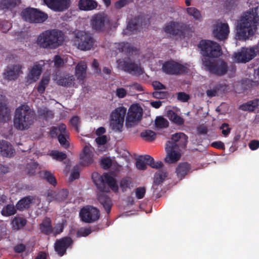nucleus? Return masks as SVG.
Returning a JSON list of instances; mask_svg holds the SVG:
<instances>
[{"mask_svg":"<svg viewBox=\"0 0 259 259\" xmlns=\"http://www.w3.org/2000/svg\"><path fill=\"white\" fill-rule=\"evenodd\" d=\"M37 10L32 8H28L24 10L21 13L22 18L27 21L33 22L35 15Z\"/></svg>","mask_w":259,"mask_h":259,"instance_id":"29","label":"nucleus"},{"mask_svg":"<svg viewBox=\"0 0 259 259\" xmlns=\"http://www.w3.org/2000/svg\"><path fill=\"white\" fill-rule=\"evenodd\" d=\"M180 24L177 22H170L168 23L164 27V31L170 34H176L178 33L180 28Z\"/></svg>","mask_w":259,"mask_h":259,"instance_id":"32","label":"nucleus"},{"mask_svg":"<svg viewBox=\"0 0 259 259\" xmlns=\"http://www.w3.org/2000/svg\"><path fill=\"white\" fill-rule=\"evenodd\" d=\"M188 14L193 17L195 20L200 21L202 20V17L200 12L193 7L188 8L187 10Z\"/></svg>","mask_w":259,"mask_h":259,"instance_id":"39","label":"nucleus"},{"mask_svg":"<svg viewBox=\"0 0 259 259\" xmlns=\"http://www.w3.org/2000/svg\"><path fill=\"white\" fill-rule=\"evenodd\" d=\"M219 89L217 87L215 88L208 90L206 91V94L208 97H213L217 95L219 93Z\"/></svg>","mask_w":259,"mask_h":259,"instance_id":"62","label":"nucleus"},{"mask_svg":"<svg viewBox=\"0 0 259 259\" xmlns=\"http://www.w3.org/2000/svg\"><path fill=\"white\" fill-rule=\"evenodd\" d=\"M15 150L8 141H0V154L5 157H11L14 155Z\"/></svg>","mask_w":259,"mask_h":259,"instance_id":"23","label":"nucleus"},{"mask_svg":"<svg viewBox=\"0 0 259 259\" xmlns=\"http://www.w3.org/2000/svg\"><path fill=\"white\" fill-rule=\"evenodd\" d=\"M150 159V155L140 156L137 158L136 167L138 169L144 170L148 164V160Z\"/></svg>","mask_w":259,"mask_h":259,"instance_id":"30","label":"nucleus"},{"mask_svg":"<svg viewBox=\"0 0 259 259\" xmlns=\"http://www.w3.org/2000/svg\"><path fill=\"white\" fill-rule=\"evenodd\" d=\"M73 0H43L44 3L51 9L56 12H62L69 8Z\"/></svg>","mask_w":259,"mask_h":259,"instance_id":"14","label":"nucleus"},{"mask_svg":"<svg viewBox=\"0 0 259 259\" xmlns=\"http://www.w3.org/2000/svg\"><path fill=\"white\" fill-rule=\"evenodd\" d=\"M220 128L222 130V134L225 136H228L231 131V128L227 123H223L220 127Z\"/></svg>","mask_w":259,"mask_h":259,"instance_id":"60","label":"nucleus"},{"mask_svg":"<svg viewBox=\"0 0 259 259\" xmlns=\"http://www.w3.org/2000/svg\"><path fill=\"white\" fill-rule=\"evenodd\" d=\"M202 64L206 70L218 76L225 75L228 70L227 63L222 60L211 61L209 59L204 57L202 59Z\"/></svg>","mask_w":259,"mask_h":259,"instance_id":"4","label":"nucleus"},{"mask_svg":"<svg viewBox=\"0 0 259 259\" xmlns=\"http://www.w3.org/2000/svg\"><path fill=\"white\" fill-rule=\"evenodd\" d=\"M190 67V65L188 64H183L174 61H170L163 64L162 70L166 73L176 74L187 72Z\"/></svg>","mask_w":259,"mask_h":259,"instance_id":"11","label":"nucleus"},{"mask_svg":"<svg viewBox=\"0 0 259 259\" xmlns=\"http://www.w3.org/2000/svg\"><path fill=\"white\" fill-rule=\"evenodd\" d=\"M258 104L259 100H255L252 101L248 102L246 104L242 105L241 106V108L242 110H244L252 111L258 105Z\"/></svg>","mask_w":259,"mask_h":259,"instance_id":"40","label":"nucleus"},{"mask_svg":"<svg viewBox=\"0 0 259 259\" xmlns=\"http://www.w3.org/2000/svg\"><path fill=\"white\" fill-rule=\"evenodd\" d=\"M93 179L95 184L102 192L107 191L105 184H107L115 192L118 190V186L111 174L106 173L99 176L97 173H95L93 175Z\"/></svg>","mask_w":259,"mask_h":259,"instance_id":"6","label":"nucleus"},{"mask_svg":"<svg viewBox=\"0 0 259 259\" xmlns=\"http://www.w3.org/2000/svg\"><path fill=\"white\" fill-rule=\"evenodd\" d=\"M34 121V115L29 107L23 105L17 108L14 118V126L20 130L29 128Z\"/></svg>","mask_w":259,"mask_h":259,"instance_id":"3","label":"nucleus"},{"mask_svg":"<svg viewBox=\"0 0 259 259\" xmlns=\"http://www.w3.org/2000/svg\"><path fill=\"white\" fill-rule=\"evenodd\" d=\"M143 115L142 107L137 104L132 105L127 111L125 125L127 127L136 125L141 120Z\"/></svg>","mask_w":259,"mask_h":259,"instance_id":"10","label":"nucleus"},{"mask_svg":"<svg viewBox=\"0 0 259 259\" xmlns=\"http://www.w3.org/2000/svg\"><path fill=\"white\" fill-rule=\"evenodd\" d=\"M108 22L107 16L104 14H98L92 17L91 25L96 30L102 29Z\"/></svg>","mask_w":259,"mask_h":259,"instance_id":"18","label":"nucleus"},{"mask_svg":"<svg viewBox=\"0 0 259 259\" xmlns=\"http://www.w3.org/2000/svg\"><path fill=\"white\" fill-rule=\"evenodd\" d=\"M167 116L170 120L178 125H181L184 123L183 119L172 110L167 111Z\"/></svg>","mask_w":259,"mask_h":259,"instance_id":"34","label":"nucleus"},{"mask_svg":"<svg viewBox=\"0 0 259 259\" xmlns=\"http://www.w3.org/2000/svg\"><path fill=\"white\" fill-rule=\"evenodd\" d=\"M150 159L148 160V165L154 168H159L162 166V163L160 161H155L154 159L150 156Z\"/></svg>","mask_w":259,"mask_h":259,"instance_id":"52","label":"nucleus"},{"mask_svg":"<svg viewBox=\"0 0 259 259\" xmlns=\"http://www.w3.org/2000/svg\"><path fill=\"white\" fill-rule=\"evenodd\" d=\"M68 195V192L67 190H62L58 193L56 199L58 201H63L66 199Z\"/></svg>","mask_w":259,"mask_h":259,"instance_id":"51","label":"nucleus"},{"mask_svg":"<svg viewBox=\"0 0 259 259\" xmlns=\"http://www.w3.org/2000/svg\"><path fill=\"white\" fill-rule=\"evenodd\" d=\"M126 113V109L124 107H118L113 110L110 115V128L115 132H121Z\"/></svg>","mask_w":259,"mask_h":259,"instance_id":"5","label":"nucleus"},{"mask_svg":"<svg viewBox=\"0 0 259 259\" xmlns=\"http://www.w3.org/2000/svg\"><path fill=\"white\" fill-rule=\"evenodd\" d=\"M22 65L20 64L11 66L4 73V77L8 80L17 78L18 75L22 72Z\"/></svg>","mask_w":259,"mask_h":259,"instance_id":"22","label":"nucleus"},{"mask_svg":"<svg viewBox=\"0 0 259 259\" xmlns=\"http://www.w3.org/2000/svg\"><path fill=\"white\" fill-rule=\"evenodd\" d=\"M87 65L84 62H80L75 69V75L78 80L79 83L85 78Z\"/></svg>","mask_w":259,"mask_h":259,"instance_id":"24","label":"nucleus"},{"mask_svg":"<svg viewBox=\"0 0 259 259\" xmlns=\"http://www.w3.org/2000/svg\"><path fill=\"white\" fill-rule=\"evenodd\" d=\"M229 33L228 24L218 22L213 26V34L214 37L219 40L226 39Z\"/></svg>","mask_w":259,"mask_h":259,"instance_id":"16","label":"nucleus"},{"mask_svg":"<svg viewBox=\"0 0 259 259\" xmlns=\"http://www.w3.org/2000/svg\"><path fill=\"white\" fill-rule=\"evenodd\" d=\"M66 126L64 124H60L58 127H54L51 131V135L54 136L59 135H67Z\"/></svg>","mask_w":259,"mask_h":259,"instance_id":"36","label":"nucleus"},{"mask_svg":"<svg viewBox=\"0 0 259 259\" xmlns=\"http://www.w3.org/2000/svg\"><path fill=\"white\" fill-rule=\"evenodd\" d=\"M146 190L144 187H139L136 189L135 194L138 199H142L144 197Z\"/></svg>","mask_w":259,"mask_h":259,"instance_id":"55","label":"nucleus"},{"mask_svg":"<svg viewBox=\"0 0 259 259\" xmlns=\"http://www.w3.org/2000/svg\"><path fill=\"white\" fill-rule=\"evenodd\" d=\"M25 245L22 243H20L14 247V250L16 253H22L25 251Z\"/></svg>","mask_w":259,"mask_h":259,"instance_id":"63","label":"nucleus"},{"mask_svg":"<svg viewBox=\"0 0 259 259\" xmlns=\"http://www.w3.org/2000/svg\"><path fill=\"white\" fill-rule=\"evenodd\" d=\"M100 211H79L81 220L86 223H91L97 221L100 217Z\"/></svg>","mask_w":259,"mask_h":259,"instance_id":"21","label":"nucleus"},{"mask_svg":"<svg viewBox=\"0 0 259 259\" xmlns=\"http://www.w3.org/2000/svg\"><path fill=\"white\" fill-rule=\"evenodd\" d=\"M64 228V226L63 224H57L53 228V232L52 234H53L54 236H56L63 232Z\"/></svg>","mask_w":259,"mask_h":259,"instance_id":"54","label":"nucleus"},{"mask_svg":"<svg viewBox=\"0 0 259 259\" xmlns=\"http://www.w3.org/2000/svg\"><path fill=\"white\" fill-rule=\"evenodd\" d=\"M20 0H5L4 5L8 8H12L18 4Z\"/></svg>","mask_w":259,"mask_h":259,"instance_id":"58","label":"nucleus"},{"mask_svg":"<svg viewBox=\"0 0 259 259\" xmlns=\"http://www.w3.org/2000/svg\"><path fill=\"white\" fill-rule=\"evenodd\" d=\"M80 162L82 164L87 165L94 161V149L89 144L84 146L83 152L80 154Z\"/></svg>","mask_w":259,"mask_h":259,"instance_id":"17","label":"nucleus"},{"mask_svg":"<svg viewBox=\"0 0 259 259\" xmlns=\"http://www.w3.org/2000/svg\"><path fill=\"white\" fill-rule=\"evenodd\" d=\"M120 187L123 191H126L127 189L133 187L131 179L129 178H123L120 182Z\"/></svg>","mask_w":259,"mask_h":259,"instance_id":"48","label":"nucleus"},{"mask_svg":"<svg viewBox=\"0 0 259 259\" xmlns=\"http://www.w3.org/2000/svg\"><path fill=\"white\" fill-rule=\"evenodd\" d=\"M50 78L49 76H44L39 82L37 87V91L40 93H43L49 83Z\"/></svg>","mask_w":259,"mask_h":259,"instance_id":"43","label":"nucleus"},{"mask_svg":"<svg viewBox=\"0 0 259 259\" xmlns=\"http://www.w3.org/2000/svg\"><path fill=\"white\" fill-rule=\"evenodd\" d=\"M73 42L78 49L88 51L93 48L95 42L90 33L84 31H79L75 34Z\"/></svg>","mask_w":259,"mask_h":259,"instance_id":"7","label":"nucleus"},{"mask_svg":"<svg viewBox=\"0 0 259 259\" xmlns=\"http://www.w3.org/2000/svg\"><path fill=\"white\" fill-rule=\"evenodd\" d=\"M10 118V111L5 104H0V120L6 121Z\"/></svg>","mask_w":259,"mask_h":259,"instance_id":"37","label":"nucleus"},{"mask_svg":"<svg viewBox=\"0 0 259 259\" xmlns=\"http://www.w3.org/2000/svg\"><path fill=\"white\" fill-rule=\"evenodd\" d=\"M32 198L30 196L24 197L19 200L16 204V207L19 210L28 209L32 202Z\"/></svg>","mask_w":259,"mask_h":259,"instance_id":"31","label":"nucleus"},{"mask_svg":"<svg viewBox=\"0 0 259 259\" xmlns=\"http://www.w3.org/2000/svg\"><path fill=\"white\" fill-rule=\"evenodd\" d=\"M174 143L175 147L184 148L188 142V137L183 133H178L171 136V140Z\"/></svg>","mask_w":259,"mask_h":259,"instance_id":"20","label":"nucleus"},{"mask_svg":"<svg viewBox=\"0 0 259 259\" xmlns=\"http://www.w3.org/2000/svg\"><path fill=\"white\" fill-rule=\"evenodd\" d=\"M101 164L105 169L111 167L113 169H117L118 166H121L117 162L113 161L109 158H103L101 161Z\"/></svg>","mask_w":259,"mask_h":259,"instance_id":"33","label":"nucleus"},{"mask_svg":"<svg viewBox=\"0 0 259 259\" xmlns=\"http://www.w3.org/2000/svg\"><path fill=\"white\" fill-rule=\"evenodd\" d=\"M42 72V67L39 64L34 65L29 69V72L26 77V81L28 83H31L37 81Z\"/></svg>","mask_w":259,"mask_h":259,"instance_id":"19","label":"nucleus"},{"mask_svg":"<svg viewBox=\"0 0 259 259\" xmlns=\"http://www.w3.org/2000/svg\"><path fill=\"white\" fill-rule=\"evenodd\" d=\"M73 243L72 239L69 237H65L57 240L55 243L54 248L58 254L62 256L66 252L67 249Z\"/></svg>","mask_w":259,"mask_h":259,"instance_id":"15","label":"nucleus"},{"mask_svg":"<svg viewBox=\"0 0 259 259\" xmlns=\"http://www.w3.org/2000/svg\"><path fill=\"white\" fill-rule=\"evenodd\" d=\"M107 141V137L105 135L98 137L96 139V142L97 145H105V143Z\"/></svg>","mask_w":259,"mask_h":259,"instance_id":"59","label":"nucleus"},{"mask_svg":"<svg viewBox=\"0 0 259 259\" xmlns=\"http://www.w3.org/2000/svg\"><path fill=\"white\" fill-rule=\"evenodd\" d=\"M98 199L100 203L103 205L104 208L107 210H110L111 208L112 203L109 198L103 197L101 196L98 197Z\"/></svg>","mask_w":259,"mask_h":259,"instance_id":"46","label":"nucleus"},{"mask_svg":"<svg viewBox=\"0 0 259 259\" xmlns=\"http://www.w3.org/2000/svg\"><path fill=\"white\" fill-rule=\"evenodd\" d=\"M40 232L47 235L53 232V228L52 226L51 221L49 218H46L39 225Z\"/></svg>","mask_w":259,"mask_h":259,"instance_id":"27","label":"nucleus"},{"mask_svg":"<svg viewBox=\"0 0 259 259\" xmlns=\"http://www.w3.org/2000/svg\"><path fill=\"white\" fill-rule=\"evenodd\" d=\"M120 47L119 48V49H120L121 51L130 53L131 52L134 51L133 47L131 46V45L127 42H122L120 45Z\"/></svg>","mask_w":259,"mask_h":259,"instance_id":"53","label":"nucleus"},{"mask_svg":"<svg viewBox=\"0 0 259 259\" xmlns=\"http://www.w3.org/2000/svg\"><path fill=\"white\" fill-rule=\"evenodd\" d=\"M74 81L75 79L73 75H66L58 79L57 83L60 85L67 87H76Z\"/></svg>","mask_w":259,"mask_h":259,"instance_id":"28","label":"nucleus"},{"mask_svg":"<svg viewBox=\"0 0 259 259\" xmlns=\"http://www.w3.org/2000/svg\"><path fill=\"white\" fill-rule=\"evenodd\" d=\"M68 134L67 135H59L58 136V140L60 144L63 147L67 148L69 146L68 143Z\"/></svg>","mask_w":259,"mask_h":259,"instance_id":"50","label":"nucleus"},{"mask_svg":"<svg viewBox=\"0 0 259 259\" xmlns=\"http://www.w3.org/2000/svg\"><path fill=\"white\" fill-rule=\"evenodd\" d=\"M259 24L257 8H254L245 13L241 17L237 27V35L239 39H246L256 32Z\"/></svg>","mask_w":259,"mask_h":259,"instance_id":"1","label":"nucleus"},{"mask_svg":"<svg viewBox=\"0 0 259 259\" xmlns=\"http://www.w3.org/2000/svg\"><path fill=\"white\" fill-rule=\"evenodd\" d=\"M167 94L164 91H155L153 93V96L155 98L163 99L167 97Z\"/></svg>","mask_w":259,"mask_h":259,"instance_id":"57","label":"nucleus"},{"mask_svg":"<svg viewBox=\"0 0 259 259\" xmlns=\"http://www.w3.org/2000/svg\"><path fill=\"white\" fill-rule=\"evenodd\" d=\"M99 228H98L96 230L98 231ZM96 230H92V228L89 227H81L78 229L76 232V237H87L93 231H95Z\"/></svg>","mask_w":259,"mask_h":259,"instance_id":"38","label":"nucleus"},{"mask_svg":"<svg viewBox=\"0 0 259 259\" xmlns=\"http://www.w3.org/2000/svg\"><path fill=\"white\" fill-rule=\"evenodd\" d=\"M141 137L146 141H151L155 139L156 134L151 130H145L141 134Z\"/></svg>","mask_w":259,"mask_h":259,"instance_id":"41","label":"nucleus"},{"mask_svg":"<svg viewBox=\"0 0 259 259\" xmlns=\"http://www.w3.org/2000/svg\"><path fill=\"white\" fill-rule=\"evenodd\" d=\"M127 94V91L123 88H119L116 89V95L119 98H124Z\"/></svg>","mask_w":259,"mask_h":259,"instance_id":"56","label":"nucleus"},{"mask_svg":"<svg viewBox=\"0 0 259 259\" xmlns=\"http://www.w3.org/2000/svg\"><path fill=\"white\" fill-rule=\"evenodd\" d=\"M40 176L43 179L47 180L50 184L55 185L56 184V181L53 175L47 171H43L40 173Z\"/></svg>","mask_w":259,"mask_h":259,"instance_id":"44","label":"nucleus"},{"mask_svg":"<svg viewBox=\"0 0 259 259\" xmlns=\"http://www.w3.org/2000/svg\"><path fill=\"white\" fill-rule=\"evenodd\" d=\"M167 177V173L164 170H158L155 175L154 186L160 184Z\"/></svg>","mask_w":259,"mask_h":259,"instance_id":"35","label":"nucleus"},{"mask_svg":"<svg viewBox=\"0 0 259 259\" xmlns=\"http://www.w3.org/2000/svg\"><path fill=\"white\" fill-rule=\"evenodd\" d=\"M155 125L158 128H164L168 126V122L162 117H157L155 119Z\"/></svg>","mask_w":259,"mask_h":259,"instance_id":"47","label":"nucleus"},{"mask_svg":"<svg viewBox=\"0 0 259 259\" xmlns=\"http://www.w3.org/2000/svg\"><path fill=\"white\" fill-rule=\"evenodd\" d=\"M41 115L43 116L46 118H50L53 116V114L51 111L48 110L47 109H44L40 111Z\"/></svg>","mask_w":259,"mask_h":259,"instance_id":"61","label":"nucleus"},{"mask_svg":"<svg viewBox=\"0 0 259 259\" xmlns=\"http://www.w3.org/2000/svg\"><path fill=\"white\" fill-rule=\"evenodd\" d=\"M78 6L80 10L88 11L95 9L98 4L94 0H79Z\"/></svg>","mask_w":259,"mask_h":259,"instance_id":"26","label":"nucleus"},{"mask_svg":"<svg viewBox=\"0 0 259 259\" xmlns=\"http://www.w3.org/2000/svg\"><path fill=\"white\" fill-rule=\"evenodd\" d=\"M117 65L120 69L133 75H139L144 72L143 69L139 64L127 60H119L117 61Z\"/></svg>","mask_w":259,"mask_h":259,"instance_id":"12","label":"nucleus"},{"mask_svg":"<svg viewBox=\"0 0 259 259\" xmlns=\"http://www.w3.org/2000/svg\"><path fill=\"white\" fill-rule=\"evenodd\" d=\"M198 47L202 55L205 57H217L222 54L220 46L213 41L202 40L200 41Z\"/></svg>","mask_w":259,"mask_h":259,"instance_id":"8","label":"nucleus"},{"mask_svg":"<svg viewBox=\"0 0 259 259\" xmlns=\"http://www.w3.org/2000/svg\"><path fill=\"white\" fill-rule=\"evenodd\" d=\"M48 15L42 12L37 10L34 19V23H41L44 22L48 18Z\"/></svg>","mask_w":259,"mask_h":259,"instance_id":"45","label":"nucleus"},{"mask_svg":"<svg viewBox=\"0 0 259 259\" xmlns=\"http://www.w3.org/2000/svg\"><path fill=\"white\" fill-rule=\"evenodd\" d=\"M166 153L164 161L166 163L171 164L180 160L181 153L179 148L175 147L174 143L172 142H167L165 147Z\"/></svg>","mask_w":259,"mask_h":259,"instance_id":"13","label":"nucleus"},{"mask_svg":"<svg viewBox=\"0 0 259 259\" xmlns=\"http://www.w3.org/2000/svg\"><path fill=\"white\" fill-rule=\"evenodd\" d=\"M26 223V220L24 218H16L12 221L13 227L14 229L19 230L25 226Z\"/></svg>","mask_w":259,"mask_h":259,"instance_id":"42","label":"nucleus"},{"mask_svg":"<svg viewBox=\"0 0 259 259\" xmlns=\"http://www.w3.org/2000/svg\"><path fill=\"white\" fill-rule=\"evenodd\" d=\"M64 40L63 32L57 30H47L40 34L37 44L41 48L55 49L62 45Z\"/></svg>","mask_w":259,"mask_h":259,"instance_id":"2","label":"nucleus"},{"mask_svg":"<svg viewBox=\"0 0 259 259\" xmlns=\"http://www.w3.org/2000/svg\"><path fill=\"white\" fill-rule=\"evenodd\" d=\"M178 99L182 102H186L189 99V96L186 93H179L178 95Z\"/></svg>","mask_w":259,"mask_h":259,"instance_id":"64","label":"nucleus"},{"mask_svg":"<svg viewBox=\"0 0 259 259\" xmlns=\"http://www.w3.org/2000/svg\"><path fill=\"white\" fill-rule=\"evenodd\" d=\"M191 167L187 162H181L178 164L176 168V173L177 177L182 180L189 172Z\"/></svg>","mask_w":259,"mask_h":259,"instance_id":"25","label":"nucleus"},{"mask_svg":"<svg viewBox=\"0 0 259 259\" xmlns=\"http://www.w3.org/2000/svg\"><path fill=\"white\" fill-rule=\"evenodd\" d=\"M258 51V48L255 46L242 48L233 54L232 58L235 62L246 63L253 59L256 56Z\"/></svg>","mask_w":259,"mask_h":259,"instance_id":"9","label":"nucleus"},{"mask_svg":"<svg viewBox=\"0 0 259 259\" xmlns=\"http://www.w3.org/2000/svg\"><path fill=\"white\" fill-rule=\"evenodd\" d=\"M50 155L53 159L59 161L62 160L66 158V155L65 153L58 151H53L51 152Z\"/></svg>","mask_w":259,"mask_h":259,"instance_id":"49","label":"nucleus"}]
</instances>
